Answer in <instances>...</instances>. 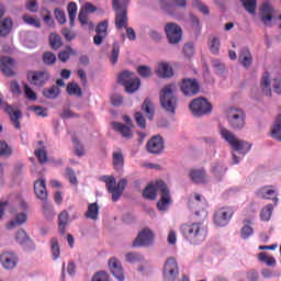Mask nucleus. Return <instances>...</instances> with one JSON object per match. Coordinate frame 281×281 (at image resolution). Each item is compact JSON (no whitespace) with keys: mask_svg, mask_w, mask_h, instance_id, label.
<instances>
[{"mask_svg":"<svg viewBox=\"0 0 281 281\" xmlns=\"http://www.w3.org/2000/svg\"><path fill=\"white\" fill-rule=\"evenodd\" d=\"M157 192H160V199L157 202V207L160 212H166L170 204L172 203V198L170 196V189L166 182L159 180L157 182H151L143 190V198L147 201H155L157 199Z\"/></svg>","mask_w":281,"mask_h":281,"instance_id":"obj_1","label":"nucleus"},{"mask_svg":"<svg viewBox=\"0 0 281 281\" xmlns=\"http://www.w3.org/2000/svg\"><path fill=\"white\" fill-rule=\"evenodd\" d=\"M182 236L190 245H201L207 238V226L203 222H194L191 224H182L180 226Z\"/></svg>","mask_w":281,"mask_h":281,"instance_id":"obj_2","label":"nucleus"},{"mask_svg":"<svg viewBox=\"0 0 281 281\" xmlns=\"http://www.w3.org/2000/svg\"><path fill=\"white\" fill-rule=\"evenodd\" d=\"M177 83L166 85L160 90V104L167 111V113H171L175 115L177 111Z\"/></svg>","mask_w":281,"mask_h":281,"instance_id":"obj_3","label":"nucleus"},{"mask_svg":"<svg viewBox=\"0 0 281 281\" xmlns=\"http://www.w3.org/2000/svg\"><path fill=\"white\" fill-rule=\"evenodd\" d=\"M221 135L223 139H225V142L229 144L233 150H236L237 153H244V154L249 153V150H251V144L236 138V135H234L232 131L227 128H222Z\"/></svg>","mask_w":281,"mask_h":281,"instance_id":"obj_4","label":"nucleus"},{"mask_svg":"<svg viewBox=\"0 0 281 281\" xmlns=\"http://www.w3.org/2000/svg\"><path fill=\"white\" fill-rule=\"evenodd\" d=\"M101 181H104L106 189L112 193V201H120V196L124 194V188L128 186V180L125 178L121 179L119 182L115 181L114 177L101 178Z\"/></svg>","mask_w":281,"mask_h":281,"instance_id":"obj_5","label":"nucleus"},{"mask_svg":"<svg viewBox=\"0 0 281 281\" xmlns=\"http://www.w3.org/2000/svg\"><path fill=\"white\" fill-rule=\"evenodd\" d=\"M226 120L233 131H243L246 124L247 114L238 108H231L226 113Z\"/></svg>","mask_w":281,"mask_h":281,"instance_id":"obj_6","label":"nucleus"},{"mask_svg":"<svg viewBox=\"0 0 281 281\" xmlns=\"http://www.w3.org/2000/svg\"><path fill=\"white\" fill-rule=\"evenodd\" d=\"M112 8L115 12V26L117 30L128 27V8L120 0H112Z\"/></svg>","mask_w":281,"mask_h":281,"instance_id":"obj_7","label":"nucleus"},{"mask_svg":"<svg viewBox=\"0 0 281 281\" xmlns=\"http://www.w3.org/2000/svg\"><path fill=\"white\" fill-rule=\"evenodd\" d=\"M189 109L195 117L210 115L212 113V103L205 98H196L191 101Z\"/></svg>","mask_w":281,"mask_h":281,"instance_id":"obj_8","label":"nucleus"},{"mask_svg":"<svg viewBox=\"0 0 281 281\" xmlns=\"http://www.w3.org/2000/svg\"><path fill=\"white\" fill-rule=\"evenodd\" d=\"M153 243H155V234L150 228H144L132 243V247H150Z\"/></svg>","mask_w":281,"mask_h":281,"instance_id":"obj_9","label":"nucleus"},{"mask_svg":"<svg viewBox=\"0 0 281 281\" xmlns=\"http://www.w3.org/2000/svg\"><path fill=\"white\" fill-rule=\"evenodd\" d=\"M165 32L167 38L171 45H177V43L181 42V37L183 36V30L175 22H170L165 26Z\"/></svg>","mask_w":281,"mask_h":281,"instance_id":"obj_10","label":"nucleus"},{"mask_svg":"<svg viewBox=\"0 0 281 281\" xmlns=\"http://www.w3.org/2000/svg\"><path fill=\"white\" fill-rule=\"evenodd\" d=\"M179 276V265L173 257L167 258L164 266V278L167 281H175Z\"/></svg>","mask_w":281,"mask_h":281,"instance_id":"obj_11","label":"nucleus"},{"mask_svg":"<svg viewBox=\"0 0 281 281\" xmlns=\"http://www.w3.org/2000/svg\"><path fill=\"white\" fill-rule=\"evenodd\" d=\"M26 78L34 87H45L49 81L50 75L47 71H29Z\"/></svg>","mask_w":281,"mask_h":281,"instance_id":"obj_12","label":"nucleus"},{"mask_svg":"<svg viewBox=\"0 0 281 281\" xmlns=\"http://www.w3.org/2000/svg\"><path fill=\"white\" fill-rule=\"evenodd\" d=\"M201 87L199 86V81L192 78H184L180 83V90L183 95H196L199 93Z\"/></svg>","mask_w":281,"mask_h":281,"instance_id":"obj_13","label":"nucleus"},{"mask_svg":"<svg viewBox=\"0 0 281 281\" xmlns=\"http://www.w3.org/2000/svg\"><path fill=\"white\" fill-rule=\"evenodd\" d=\"M232 216H234V210H232V207L218 209L214 214V223L218 227H225Z\"/></svg>","mask_w":281,"mask_h":281,"instance_id":"obj_14","label":"nucleus"},{"mask_svg":"<svg viewBox=\"0 0 281 281\" xmlns=\"http://www.w3.org/2000/svg\"><path fill=\"white\" fill-rule=\"evenodd\" d=\"M147 150L150 155H161L164 153V137L161 135L153 136L146 144Z\"/></svg>","mask_w":281,"mask_h":281,"instance_id":"obj_15","label":"nucleus"},{"mask_svg":"<svg viewBox=\"0 0 281 281\" xmlns=\"http://www.w3.org/2000/svg\"><path fill=\"white\" fill-rule=\"evenodd\" d=\"M0 262L3 269H14L19 262V257L14 251H3L0 255Z\"/></svg>","mask_w":281,"mask_h":281,"instance_id":"obj_16","label":"nucleus"},{"mask_svg":"<svg viewBox=\"0 0 281 281\" xmlns=\"http://www.w3.org/2000/svg\"><path fill=\"white\" fill-rule=\"evenodd\" d=\"M108 265L112 276L119 281H124V268L122 267V262H120L117 258L112 257Z\"/></svg>","mask_w":281,"mask_h":281,"instance_id":"obj_17","label":"nucleus"},{"mask_svg":"<svg viewBox=\"0 0 281 281\" xmlns=\"http://www.w3.org/2000/svg\"><path fill=\"white\" fill-rule=\"evenodd\" d=\"M0 70L8 78H12L13 76H16V72H14V59H12V57H1Z\"/></svg>","mask_w":281,"mask_h":281,"instance_id":"obj_18","label":"nucleus"},{"mask_svg":"<svg viewBox=\"0 0 281 281\" xmlns=\"http://www.w3.org/2000/svg\"><path fill=\"white\" fill-rule=\"evenodd\" d=\"M260 19L263 25H271L273 21V7L269 2H263L260 9Z\"/></svg>","mask_w":281,"mask_h":281,"instance_id":"obj_19","label":"nucleus"},{"mask_svg":"<svg viewBox=\"0 0 281 281\" xmlns=\"http://www.w3.org/2000/svg\"><path fill=\"white\" fill-rule=\"evenodd\" d=\"M34 192L40 201H47V187L45 179H38L34 182Z\"/></svg>","mask_w":281,"mask_h":281,"instance_id":"obj_20","label":"nucleus"},{"mask_svg":"<svg viewBox=\"0 0 281 281\" xmlns=\"http://www.w3.org/2000/svg\"><path fill=\"white\" fill-rule=\"evenodd\" d=\"M188 205L191 210H196V207H205L207 205V200H205V198L199 193L191 194Z\"/></svg>","mask_w":281,"mask_h":281,"instance_id":"obj_21","label":"nucleus"},{"mask_svg":"<svg viewBox=\"0 0 281 281\" xmlns=\"http://www.w3.org/2000/svg\"><path fill=\"white\" fill-rule=\"evenodd\" d=\"M112 126L116 133H120L125 139H133V131L128 125L124 123L113 122Z\"/></svg>","mask_w":281,"mask_h":281,"instance_id":"obj_22","label":"nucleus"},{"mask_svg":"<svg viewBox=\"0 0 281 281\" xmlns=\"http://www.w3.org/2000/svg\"><path fill=\"white\" fill-rule=\"evenodd\" d=\"M260 194L263 199H270L278 203V190L274 187H263L260 189Z\"/></svg>","mask_w":281,"mask_h":281,"instance_id":"obj_23","label":"nucleus"},{"mask_svg":"<svg viewBox=\"0 0 281 281\" xmlns=\"http://www.w3.org/2000/svg\"><path fill=\"white\" fill-rule=\"evenodd\" d=\"M158 76L160 78H172L175 76V71L172 70V66L168 63H161L158 65Z\"/></svg>","mask_w":281,"mask_h":281,"instance_id":"obj_24","label":"nucleus"},{"mask_svg":"<svg viewBox=\"0 0 281 281\" xmlns=\"http://www.w3.org/2000/svg\"><path fill=\"white\" fill-rule=\"evenodd\" d=\"M112 164L114 170L120 171L122 170V168H124V154L122 153V150L114 151L112 154Z\"/></svg>","mask_w":281,"mask_h":281,"instance_id":"obj_25","label":"nucleus"},{"mask_svg":"<svg viewBox=\"0 0 281 281\" xmlns=\"http://www.w3.org/2000/svg\"><path fill=\"white\" fill-rule=\"evenodd\" d=\"M239 63H241L243 67H249L254 63V57H251V53L249 48H243L239 53Z\"/></svg>","mask_w":281,"mask_h":281,"instance_id":"obj_26","label":"nucleus"},{"mask_svg":"<svg viewBox=\"0 0 281 281\" xmlns=\"http://www.w3.org/2000/svg\"><path fill=\"white\" fill-rule=\"evenodd\" d=\"M142 111L148 120H153V117H155V105L151 103L150 99L147 98L144 100Z\"/></svg>","mask_w":281,"mask_h":281,"instance_id":"obj_27","label":"nucleus"},{"mask_svg":"<svg viewBox=\"0 0 281 281\" xmlns=\"http://www.w3.org/2000/svg\"><path fill=\"white\" fill-rule=\"evenodd\" d=\"M12 32V20L9 18L3 19L0 21V37L5 38L8 34Z\"/></svg>","mask_w":281,"mask_h":281,"instance_id":"obj_28","label":"nucleus"},{"mask_svg":"<svg viewBox=\"0 0 281 281\" xmlns=\"http://www.w3.org/2000/svg\"><path fill=\"white\" fill-rule=\"evenodd\" d=\"M43 95L48 100H56V98L60 95V88L56 85L52 86L50 88H45L43 90Z\"/></svg>","mask_w":281,"mask_h":281,"instance_id":"obj_29","label":"nucleus"},{"mask_svg":"<svg viewBox=\"0 0 281 281\" xmlns=\"http://www.w3.org/2000/svg\"><path fill=\"white\" fill-rule=\"evenodd\" d=\"M209 49L211 54L218 56V54L221 53V40L216 36H211L209 38Z\"/></svg>","mask_w":281,"mask_h":281,"instance_id":"obj_30","label":"nucleus"},{"mask_svg":"<svg viewBox=\"0 0 281 281\" xmlns=\"http://www.w3.org/2000/svg\"><path fill=\"white\" fill-rule=\"evenodd\" d=\"M66 91L68 95H77V98H82V88L76 82L71 81L67 85Z\"/></svg>","mask_w":281,"mask_h":281,"instance_id":"obj_31","label":"nucleus"},{"mask_svg":"<svg viewBox=\"0 0 281 281\" xmlns=\"http://www.w3.org/2000/svg\"><path fill=\"white\" fill-rule=\"evenodd\" d=\"M269 72H263L261 77V89L266 95H271V79Z\"/></svg>","mask_w":281,"mask_h":281,"instance_id":"obj_32","label":"nucleus"},{"mask_svg":"<svg viewBox=\"0 0 281 281\" xmlns=\"http://www.w3.org/2000/svg\"><path fill=\"white\" fill-rule=\"evenodd\" d=\"M271 136L273 139H278V142H281V114L277 116L274 121V125L271 130Z\"/></svg>","mask_w":281,"mask_h":281,"instance_id":"obj_33","label":"nucleus"},{"mask_svg":"<svg viewBox=\"0 0 281 281\" xmlns=\"http://www.w3.org/2000/svg\"><path fill=\"white\" fill-rule=\"evenodd\" d=\"M69 223V213L67 211H61L58 216V226L60 234H65V228Z\"/></svg>","mask_w":281,"mask_h":281,"instance_id":"obj_34","label":"nucleus"},{"mask_svg":"<svg viewBox=\"0 0 281 281\" xmlns=\"http://www.w3.org/2000/svg\"><path fill=\"white\" fill-rule=\"evenodd\" d=\"M135 74L131 72L128 70H124L117 79L119 85H123V87H125L127 83L132 82L133 80H135Z\"/></svg>","mask_w":281,"mask_h":281,"instance_id":"obj_35","label":"nucleus"},{"mask_svg":"<svg viewBox=\"0 0 281 281\" xmlns=\"http://www.w3.org/2000/svg\"><path fill=\"white\" fill-rule=\"evenodd\" d=\"M99 212H100V207L98 206V203H91L88 205V210L86 212V218H91L92 221H97Z\"/></svg>","mask_w":281,"mask_h":281,"instance_id":"obj_36","label":"nucleus"},{"mask_svg":"<svg viewBox=\"0 0 281 281\" xmlns=\"http://www.w3.org/2000/svg\"><path fill=\"white\" fill-rule=\"evenodd\" d=\"M52 49H60L63 47V37L56 33H52L48 37Z\"/></svg>","mask_w":281,"mask_h":281,"instance_id":"obj_37","label":"nucleus"},{"mask_svg":"<svg viewBox=\"0 0 281 281\" xmlns=\"http://www.w3.org/2000/svg\"><path fill=\"white\" fill-rule=\"evenodd\" d=\"M50 251L53 260H58L60 258V245H58V238L56 237L50 239Z\"/></svg>","mask_w":281,"mask_h":281,"instance_id":"obj_38","label":"nucleus"},{"mask_svg":"<svg viewBox=\"0 0 281 281\" xmlns=\"http://www.w3.org/2000/svg\"><path fill=\"white\" fill-rule=\"evenodd\" d=\"M241 5L248 14H256V8L258 5V0H240Z\"/></svg>","mask_w":281,"mask_h":281,"instance_id":"obj_39","label":"nucleus"},{"mask_svg":"<svg viewBox=\"0 0 281 281\" xmlns=\"http://www.w3.org/2000/svg\"><path fill=\"white\" fill-rule=\"evenodd\" d=\"M71 56H76L74 48H71V46H66L65 50L59 52L58 59L61 63H67V60H69V58H71Z\"/></svg>","mask_w":281,"mask_h":281,"instance_id":"obj_40","label":"nucleus"},{"mask_svg":"<svg viewBox=\"0 0 281 281\" xmlns=\"http://www.w3.org/2000/svg\"><path fill=\"white\" fill-rule=\"evenodd\" d=\"M15 240L20 245H29V243H32V239H30V237L27 236V233L23 228L16 232Z\"/></svg>","mask_w":281,"mask_h":281,"instance_id":"obj_41","label":"nucleus"},{"mask_svg":"<svg viewBox=\"0 0 281 281\" xmlns=\"http://www.w3.org/2000/svg\"><path fill=\"white\" fill-rule=\"evenodd\" d=\"M139 87H142V80L139 78L135 77L132 81H130L125 86V91L127 93H135V91H137V89H139Z\"/></svg>","mask_w":281,"mask_h":281,"instance_id":"obj_42","label":"nucleus"},{"mask_svg":"<svg viewBox=\"0 0 281 281\" xmlns=\"http://www.w3.org/2000/svg\"><path fill=\"white\" fill-rule=\"evenodd\" d=\"M273 214V204L266 205L260 213V218L265 223H268V221H271V215Z\"/></svg>","mask_w":281,"mask_h":281,"instance_id":"obj_43","label":"nucleus"},{"mask_svg":"<svg viewBox=\"0 0 281 281\" xmlns=\"http://www.w3.org/2000/svg\"><path fill=\"white\" fill-rule=\"evenodd\" d=\"M27 221V214L25 213H19L13 221L9 223V227H19V225H23V223H26Z\"/></svg>","mask_w":281,"mask_h":281,"instance_id":"obj_44","label":"nucleus"},{"mask_svg":"<svg viewBox=\"0 0 281 281\" xmlns=\"http://www.w3.org/2000/svg\"><path fill=\"white\" fill-rule=\"evenodd\" d=\"M258 260H260V262H265L267 267H276V258L268 257L267 252H259Z\"/></svg>","mask_w":281,"mask_h":281,"instance_id":"obj_45","label":"nucleus"},{"mask_svg":"<svg viewBox=\"0 0 281 281\" xmlns=\"http://www.w3.org/2000/svg\"><path fill=\"white\" fill-rule=\"evenodd\" d=\"M119 58H120V44L115 42L112 46L110 63H112V65H117Z\"/></svg>","mask_w":281,"mask_h":281,"instance_id":"obj_46","label":"nucleus"},{"mask_svg":"<svg viewBox=\"0 0 281 281\" xmlns=\"http://www.w3.org/2000/svg\"><path fill=\"white\" fill-rule=\"evenodd\" d=\"M136 71L140 78H150L153 76V69L146 65L138 66Z\"/></svg>","mask_w":281,"mask_h":281,"instance_id":"obj_47","label":"nucleus"},{"mask_svg":"<svg viewBox=\"0 0 281 281\" xmlns=\"http://www.w3.org/2000/svg\"><path fill=\"white\" fill-rule=\"evenodd\" d=\"M23 21L26 23V25H32V27H41V21L38 19H35L31 16L30 14H24L23 15Z\"/></svg>","mask_w":281,"mask_h":281,"instance_id":"obj_48","label":"nucleus"},{"mask_svg":"<svg viewBox=\"0 0 281 281\" xmlns=\"http://www.w3.org/2000/svg\"><path fill=\"white\" fill-rule=\"evenodd\" d=\"M125 259L127 262L134 263V262H142V260H144V257L139 252H127L125 255Z\"/></svg>","mask_w":281,"mask_h":281,"instance_id":"obj_49","label":"nucleus"},{"mask_svg":"<svg viewBox=\"0 0 281 281\" xmlns=\"http://www.w3.org/2000/svg\"><path fill=\"white\" fill-rule=\"evenodd\" d=\"M43 63L44 65H55L56 64V55L52 52H46L43 54Z\"/></svg>","mask_w":281,"mask_h":281,"instance_id":"obj_50","label":"nucleus"},{"mask_svg":"<svg viewBox=\"0 0 281 281\" xmlns=\"http://www.w3.org/2000/svg\"><path fill=\"white\" fill-rule=\"evenodd\" d=\"M10 155H12V148L5 140H0V157H10Z\"/></svg>","mask_w":281,"mask_h":281,"instance_id":"obj_51","label":"nucleus"},{"mask_svg":"<svg viewBox=\"0 0 281 281\" xmlns=\"http://www.w3.org/2000/svg\"><path fill=\"white\" fill-rule=\"evenodd\" d=\"M30 111H34L35 115L38 117H47V109L41 105H31Z\"/></svg>","mask_w":281,"mask_h":281,"instance_id":"obj_52","label":"nucleus"},{"mask_svg":"<svg viewBox=\"0 0 281 281\" xmlns=\"http://www.w3.org/2000/svg\"><path fill=\"white\" fill-rule=\"evenodd\" d=\"M41 16H42L43 21L47 23V25H54V20L52 19V13L46 8H42Z\"/></svg>","mask_w":281,"mask_h":281,"instance_id":"obj_53","label":"nucleus"},{"mask_svg":"<svg viewBox=\"0 0 281 281\" xmlns=\"http://www.w3.org/2000/svg\"><path fill=\"white\" fill-rule=\"evenodd\" d=\"M106 30H109V20H104V21L100 22L97 25L95 32H97V34H102L103 36H106V34H108Z\"/></svg>","mask_w":281,"mask_h":281,"instance_id":"obj_54","label":"nucleus"},{"mask_svg":"<svg viewBox=\"0 0 281 281\" xmlns=\"http://www.w3.org/2000/svg\"><path fill=\"white\" fill-rule=\"evenodd\" d=\"M54 14H55L56 21H58V23L60 25H65V23H67V18L65 15V11H63L60 9H55Z\"/></svg>","mask_w":281,"mask_h":281,"instance_id":"obj_55","label":"nucleus"},{"mask_svg":"<svg viewBox=\"0 0 281 281\" xmlns=\"http://www.w3.org/2000/svg\"><path fill=\"white\" fill-rule=\"evenodd\" d=\"M41 201L43 202L42 207L45 216H50V214H54V205H52L47 199Z\"/></svg>","mask_w":281,"mask_h":281,"instance_id":"obj_56","label":"nucleus"},{"mask_svg":"<svg viewBox=\"0 0 281 281\" xmlns=\"http://www.w3.org/2000/svg\"><path fill=\"white\" fill-rule=\"evenodd\" d=\"M134 120L139 128H146V119L144 117V114H142V112H136L134 114Z\"/></svg>","mask_w":281,"mask_h":281,"instance_id":"obj_57","label":"nucleus"},{"mask_svg":"<svg viewBox=\"0 0 281 281\" xmlns=\"http://www.w3.org/2000/svg\"><path fill=\"white\" fill-rule=\"evenodd\" d=\"M72 142L75 144V155H77V157H82L85 155V147L80 144L78 138H74Z\"/></svg>","mask_w":281,"mask_h":281,"instance_id":"obj_58","label":"nucleus"},{"mask_svg":"<svg viewBox=\"0 0 281 281\" xmlns=\"http://www.w3.org/2000/svg\"><path fill=\"white\" fill-rule=\"evenodd\" d=\"M78 21L83 26L85 30H87V25H89V16L87 15V12L85 10H81L78 15Z\"/></svg>","mask_w":281,"mask_h":281,"instance_id":"obj_59","label":"nucleus"},{"mask_svg":"<svg viewBox=\"0 0 281 281\" xmlns=\"http://www.w3.org/2000/svg\"><path fill=\"white\" fill-rule=\"evenodd\" d=\"M24 93L27 100H31L32 102L36 101V92H34V90H32V88H30L27 83L24 85Z\"/></svg>","mask_w":281,"mask_h":281,"instance_id":"obj_60","label":"nucleus"},{"mask_svg":"<svg viewBox=\"0 0 281 281\" xmlns=\"http://www.w3.org/2000/svg\"><path fill=\"white\" fill-rule=\"evenodd\" d=\"M92 281H111V279L105 271H99L92 277Z\"/></svg>","mask_w":281,"mask_h":281,"instance_id":"obj_61","label":"nucleus"},{"mask_svg":"<svg viewBox=\"0 0 281 281\" xmlns=\"http://www.w3.org/2000/svg\"><path fill=\"white\" fill-rule=\"evenodd\" d=\"M193 7L201 11L202 14H210V9L207 8V5L203 4V2L199 0L193 1Z\"/></svg>","mask_w":281,"mask_h":281,"instance_id":"obj_62","label":"nucleus"},{"mask_svg":"<svg viewBox=\"0 0 281 281\" xmlns=\"http://www.w3.org/2000/svg\"><path fill=\"white\" fill-rule=\"evenodd\" d=\"M35 156L37 157L40 164H45L47 161V151H45V149H36Z\"/></svg>","mask_w":281,"mask_h":281,"instance_id":"obj_63","label":"nucleus"},{"mask_svg":"<svg viewBox=\"0 0 281 281\" xmlns=\"http://www.w3.org/2000/svg\"><path fill=\"white\" fill-rule=\"evenodd\" d=\"M240 234H241V238L247 239L249 238V236H254V228L249 225H245L241 228Z\"/></svg>","mask_w":281,"mask_h":281,"instance_id":"obj_64","label":"nucleus"}]
</instances>
